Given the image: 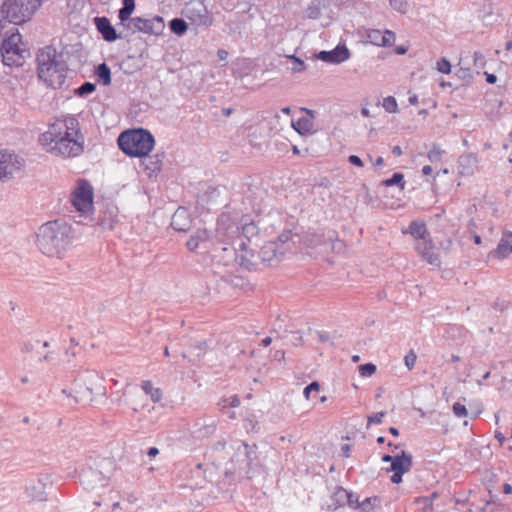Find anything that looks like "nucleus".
Returning a JSON list of instances; mask_svg holds the SVG:
<instances>
[{
	"mask_svg": "<svg viewBox=\"0 0 512 512\" xmlns=\"http://www.w3.org/2000/svg\"><path fill=\"white\" fill-rule=\"evenodd\" d=\"M39 141L47 151L63 157L79 156L84 149V136L74 115L57 118L41 134Z\"/></svg>",
	"mask_w": 512,
	"mask_h": 512,
	"instance_id": "f257e3e1",
	"label": "nucleus"
},
{
	"mask_svg": "<svg viewBox=\"0 0 512 512\" xmlns=\"http://www.w3.org/2000/svg\"><path fill=\"white\" fill-rule=\"evenodd\" d=\"M37 247L48 257L60 258L72 242V227L62 219L41 225L36 234Z\"/></svg>",
	"mask_w": 512,
	"mask_h": 512,
	"instance_id": "f03ea898",
	"label": "nucleus"
},
{
	"mask_svg": "<svg viewBox=\"0 0 512 512\" xmlns=\"http://www.w3.org/2000/svg\"><path fill=\"white\" fill-rule=\"evenodd\" d=\"M52 46H46L37 53V74L47 87L61 89L66 81L67 63L59 59Z\"/></svg>",
	"mask_w": 512,
	"mask_h": 512,
	"instance_id": "7ed1b4c3",
	"label": "nucleus"
},
{
	"mask_svg": "<svg viewBox=\"0 0 512 512\" xmlns=\"http://www.w3.org/2000/svg\"><path fill=\"white\" fill-rule=\"evenodd\" d=\"M119 149L129 157L143 158L155 146L153 134L145 128L125 130L117 138Z\"/></svg>",
	"mask_w": 512,
	"mask_h": 512,
	"instance_id": "20e7f679",
	"label": "nucleus"
},
{
	"mask_svg": "<svg viewBox=\"0 0 512 512\" xmlns=\"http://www.w3.org/2000/svg\"><path fill=\"white\" fill-rule=\"evenodd\" d=\"M101 381L102 379L97 373L87 371L74 380L69 393L66 389H63L62 393L73 398L75 403L88 404L92 402L94 392L104 393L100 385Z\"/></svg>",
	"mask_w": 512,
	"mask_h": 512,
	"instance_id": "39448f33",
	"label": "nucleus"
},
{
	"mask_svg": "<svg viewBox=\"0 0 512 512\" xmlns=\"http://www.w3.org/2000/svg\"><path fill=\"white\" fill-rule=\"evenodd\" d=\"M43 0H7L2 6V12L10 23L21 25L34 15Z\"/></svg>",
	"mask_w": 512,
	"mask_h": 512,
	"instance_id": "423d86ee",
	"label": "nucleus"
},
{
	"mask_svg": "<svg viewBox=\"0 0 512 512\" xmlns=\"http://www.w3.org/2000/svg\"><path fill=\"white\" fill-rule=\"evenodd\" d=\"M105 466H111L108 459L93 460L81 469L79 479L86 490H94L107 484L108 476L103 471Z\"/></svg>",
	"mask_w": 512,
	"mask_h": 512,
	"instance_id": "0eeeda50",
	"label": "nucleus"
},
{
	"mask_svg": "<svg viewBox=\"0 0 512 512\" xmlns=\"http://www.w3.org/2000/svg\"><path fill=\"white\" fill-rule=\"evenodd\" d=\"M20 40L21 35L18 32V29H16V32L12 33L8 38L3 39L0 46V55L4 65L20 67L24 64L26 54H29V52L18 46V42Z\"/></svg>",
	"mask_w": 512,
	"mask_h": 512,
	"instance_id": "6e6552de",
	"label": "nucleus"
},
{
	"mask_svg": "<svg viewBox=\"0 0 512 512\" xmlns=\"http://www.w3.org/2000/svg\"><path fill=\"white\" fill-rule=\"evenodd\" d=\"M94 191L86 179H80L71 193V204L77 212L86 215L93 209Z\"/></svg>",
	"mask_w": 512,
	"mask_h": 512,
	"instance_id": "1a4fd4ad",
	"label": "nucleus"
},
{
	"mask_svg": "<svg viewBox=\"0 0 512 512\" xmlns=\"http://www.w3.org/2000/svg\"><path fill=\"white\" fill-rule=\"evenodd\" d=\"M24 166L23 158L13 151H0V181L13 178L23 171Z\"/></svg>",
	"mask_w": 512,
	"mask_h": 512,
	"instance_id": "9d476101",
	"label": "nucleus"
},
{
	"mask_svg": "<svg viewBox=\"0 0 512 512\" xmlns=\"http://www.w3.org/2000/svg\"><path fill=\"white\" fill-rule=\"evenodd\" d=\"M217 243H230L240 236V226L229 214L222 213L216 224Z\"/></svg>",
	"mask_w": 512,
	"mask_h": 512,
	"instance_id": "9b49d317",
	"label": "nucleus"
},
{
	"mask_svg": "<svg viewBox=\"0 0 512 512\" xmlns=\"http://www.w3.org/2000/svg\"><path fill=\"white\" fill-rule=\"evenodd\" d=\"M413 465V457L410 453L402 450L394 455V460L387 472H393L390 481L393 484H400L403 481V475L410 471Z\"/></svg>",
	"mask_w": 512,
	"mask_h": 512,
	"instance_id": "f8f14e48",
	"label": "nucleus"
},
{
	"mask_svg": "<svg viewBox=\"0 0 512 512\" xmlns=\"http://www.w3.org/2000/svg\"><path fill=\"white\" fill-rule=\"evenodd\" d=\"M183 15L192 24L203 27H210L213 24V17L202 2H194L186 5Z\"/></svg>",
	"mask_w": 512,
	"mask_h": 512,
	"instance_id": "ddd939ff",
	"label": "nucleus"
},
{
	"mask_svg": "<svg viewBox=\"0 0 512 512\" xmlns=\"http://www.w3.org/2000/svg\"><path fill=\"white\" fill-rule=\"evenodd\" d=\"M284 252L280 249L278 242H266L258 253V258L267 266H276L283 258Z\"/></svg>",
	"mask_w": 512,
	"mask_h": 512,
	"instance_id": "4468645a",
	"label": "nucleus"
},
{
	"mask_svg": "<svg viewBox=\"0 0 512 512\" xmlns=\"http://www.w3.org/2000/svg\"><path fill=\"white\" fill-rule=\"evenodd\" d=\"M94 24L102 38L107 42L111 43L118 39H124L128 37V34H124L123 32L117 33L115 27L111 24L110 19L106 16H96L94 18Z\"/></svg>",
	"mask_w": 512,
	"mask_h": 512,
	"instance_id": "2eb2a0df",
	"label": "nucleus"
},
{
	"mask_svg": "<svg viewBox=\"0 0 512 512\" xmlns=\"http://www.w3.org/2000/svg\"><path fill=\"white\" fill-rule=\"evenodd\" d=\"M351 56V53L345 44L339 43L332 50H322L316 54V58L329 63V64H340L346 60H348Z\"/></svg>",
	"mask_w": 512,
	"mask_h": 512,
	"instance_id": "dca6fc26",
	"label": "nucleus"
},
{
	"mask_svg": "<svg viewBox=\"0 0 512 512\" xmlns=\"http://www.w3.org/2000/svg\"><path fill=\"white\" fill-rule=\"evenodd\" d=\"M212 252L213 258L225 266L238 259V250L232 243H215Z\"/></svg>",
	"mask_w": 512,
	"mask_h": 512,
	"instance_id": "f3484780",
	"label": "nucleus"
},
{
	"mask_svg": "<svg viewBox=\"0 0 512 512\" xmlns=\"http://www.w3.org/2000/svg\"><path fill=\"white\" fill-rule=\"evenodd\" d=\"M238 250V259L236 260L241 268L247 271H257L258 256L255 255L254 250L249 249L248 243H246L243 239H240L239 249Z\"/></svg>",
	"mask_w": 512,
	"mask_h": 512,
	"instance_id": "a211bd4d",
	"label": "nucleus"
},
{
	"mask_svg": "<svg viewBox=\"0 0 512 512\" xmlns=\"http://www.w3.org/2000/svg\"><path fill=\"white\" fill-rule=\"evenodd\" d=\"M366 39L367 42L373 45L387 47L395 41V33L388 29L384 32L378 29H370L366 32Z\"/></svg>",
	"mask_w": 512,
	"mask_h": 512,
	"instance_id": "6ab92c4d",
	"label": "nucleus"
},
{
	"mask_svg": "<svg viewBox=\"0 0 512 512\" xmlns=\"http://www.w3.org/2000/svg\"><path fill=\"white\" fill-rule=\"evenodd\" d=\"M137 22L140 23L139 32L149 35H161L165 28V23L161 16H154L150 19L140 17V20H137Z\"/></svg>",
	"mask_w": 512,
	"mask_h": 512,
	"instance_id": "aec40b11",
	"label": "nucleus"
},
{
	"mask_svg": "<svg viewBox=\"0 0 512 512\" xmlns=\"http://www.w3.org/2000/svg\"><path fill=\"white\" fill-rule=\"evenodd\" d=\"M192 219L188 210L184 207H179L173 214L171 219V227L178 232H186L190 229Z\"/></svg>",
	"mask_w": 512,
	"mask_h": 512,
	"instance_id": "412c9836",
	"label": "nucleus"
},
{
	"mask_svg": "<svg viewBox=\"0 0 512 512\" xmlns=\"http://www.w3.org/2000/svg\"><path fill=\"white\" fill-rule=\"evenodd\" d=\"M208 239L209 232L206 229H197L187 240L186 247L189 251L194 252L201 243L207 242Z\"/></svg>",
	"mask_w": 512,
	"mask_h": 512,
	"instance_id": "4be33fe9",
	"label": "nucleus"
},
{
	"mask_svg": "<svg viewBox=\"0 0 512 512\" xmlns=\"http://www.w3.org/2000/svg\"><path fill=\"white\" fill-rule=\"evenodd\" d=\"M236 456H243L244 458L241 461H250V464L253 463V461H257V445H249L246 442H242L237 448Z\"/></svg>",
	"mask_w": 512,
	"mask_h": 512,
	"instance_id": "5701e85b",
	"label": "nucleus"
},
{
	"mask_svg": "<svg viewBox=\"0 0 512 512\" xmlns=\"http://www.w3.org/2000/svg\"><path fill=\"white\" fill-rule=\"evenodd\" d=\"M511 253H512V233L508 232V233L503 234V236L497 246V249L495 250V255L498 258H505Z\"/></svg>",
	"mask_w": 512,
	"mask_h": 512,
	"instance_id": "b1692460",
	"label": "nucleus"
},
{
	"mask_svg": "<svg viewBox=\"0 0 512 512\" xmlns=\"http://www.w3.org/2000/svg\"><path fill=\"white\" fill-rule=\"evenodd\" d=\"M94 74L97 78V81L101 85L108 86L111 84V81H112L111 69L105 62H102V63L98 64L97 66H95Z\"/></svg>",
	"mask_w": 512,
	"mask_h": 512,
	"instance_id": "393cba45",
	"label": "nucleus"
},
{
	"mask_svg": "<svg viewBox=\"0 0 512 512\" xmlns=\"http://www.w3.org/2000/svg\"><path fill=\"white\" fill-rule=\"evenodd\" d=\"M291 126L301 136L314 131V123L310 118L300 117L297 121H292Z\"/></svg>",
	"mask_w": 512,
	"mask_h": 512,
	"instance_id": "a878e982",
	"label": "nucleus"
},
{
	"mask_svg": "<svg viewBox=\"0 0 512 512\" xmlns=\"http://www.w3.org/2000/svg\"><path fill=\"white\" fill-rule=\"evenodd\" d=\"M403 233H409L416 240L424 239L430 236L429 232L427 231L426 224L424 222L416 220L412 221L408 229L406 231H403Z\"/></svg>",
	"mask_w": 512,
	"mask_h": 512,
	"instance_id": "bb28decb",
	"label": "nucleus"
},
{
	"mask_svg": "<svg viewBox=\"0 0 512 512\" xmlns=\"http://www.w3.org/2000/svg\"><path fill=\"white\" fill-rule=\"evenodd\" d=\"M330 0H312L306 9V16L316 20L321 16V10L329 6Z\"/></svg>",
	"mask_w": 512,
	"mask_h": 512,
	"instance_id": "cd10ccee",
	"label": "nucleus"
},
{
	"mask_svg": "<svg viewBox=\"0 0 512 512\" xmlns=\"http://www.w3.org/2000/svg\"><path fill=\"white\" fill-rule=\"evenodd\" d=\"M330 503L327 505L328 509L335 511L337 508L346 505V489L337 486L334 493L331 495Z\"/></svg>",
	"mask_w": 512,
	"mask_h": 512,
	"instance_id": "c85d7f7f",
	"label": "nucleus"
},
{
	"mask_svg": "<svg viewBox=\"0 0 512 512\" xmlns=\"http://www.w3.org/2000/svg\"><path fill=\"white\" fill-rule=\"evenodd\" d=\"M164 152L157 153L154 156H150L145 161V169L148 171L149 175L154 173H158L161 171L162 163L164 159Z\"/></svg>",
	"mask_w": 512,
	"mask_h": 512,
	"instance_id": "c756f323",
	"label": "nucleus"
},
{
	"mask_svg": "<svg viewBox=\"0 0 512 512\" xmlns=\"http://www.w3.org/2000/svg\"><path fill=\"white\" fill-rule=\"evenodd\" d=\"M477 162L473 154L462 155L458 159L460 174L469 175L473 172V167Z\"/></svg>",
	"mask_w": 512,
	"mask_h": 512,
	"instance_id": "7c9ffc66",
	"label": "nucleus"
},
{
	"mask_svg": "<svg viewBox=\"0 0 512 512\" xmlns=\"http://www.w3.org/2000/svg\"><path fill=\"white\" fill-rule=\"evenodd\" d=\"M293 236H297L296 234H293L290 229H285L282 231V233L277 237V240L274 242H278L280 249L284 252V254L291 250L294 242H293Z\"/></svg>",
	"mask_w": 512,
	"mask_h": 512,
	"instance_id": "2f4dec72",
	"label": "nucleus"
},
{
	"mask_svg": "<svg viewBox=\"0 0 512 512\" xmlns=\"http://www.w3.org/2000/svg\"><path fill=\"white\" fill-rule=\"evenodd\" d=\"M215 431H216V424L214 421H211L210 423L197 422L195 424V430L193 433H194L195 437H197V438H206V437H209L210 435L214 434Z\"/></svg>",
	"mask_w": 512,
	"mask_h": 512,
	"instance_id": "473e14b6",
	"label": "nucleus"
},
{
	"mask_svg": "<svg viewBox=\"0 0 512 512\" xmlns=\"http://www.w3.org/2000/svg\"><path fill=\"white\" fill-rule=\"evenodd\" d=\"M136 7L135 0H122V7L118 11L120 24H125L131 17Z\"/></svg>",
	"mask_w": 512,
	"mask_h": 512,
	"instance_id": "72a5a7b5",
	"label": "nucleus"
},
{
	"mask_svg": "<svg viewBox=\"0 0 512 512\" xmlns=\"http://www.w3.org/2000/svg\"><path fill=\"white\" fill-rule=\"evenodd\" d=\"M171 32L177 36H183L188 30V24L183 18L175 17L169 22Z\"/></svg>",
	"mask_w": 512,
	"mask_h": 512,
	"instance_id": "f704fd0d",
	"label": "nucleus"
},
{
	"mask_svg": "<svg viewBox=\"0 0 512 512\" xmlns=\"http://www.w3.org/2000/svg\"><path fill=\"white\" fill-rule=\"evenodd\" d=\"M141 388L145 394L151 397V400L154 403H157L162 399V391L159 388H154L150 380L142 381Z\"/></svg>",
	"mask_w": 512,
	"mask_h": 512,
	"instance_id": "c9c22d12",
	"label": "nucleus"
},
{
	"mask_svg": "<svg viewBox=\"0 0 512 512\" xmlns=\"http://www.w3.org/2000/svg\"><path fill=\"white\" fill-rule=\"evenodd\" d=\"M242 463H244V466H239V475L246 478L247 480L253 479L255 476L256 468L258 466V461H253L251 464L250 461H242Z\"/></svg>",
	"mask_w": 512,
	"mask_h": 512,
	"instance_id": "e433bc0d",
	"label": "nucleus"
},
{
	"mask_svg": "<svg viewBox=\"0 0 512 512\" xmlns=\"http://www.w3.org/2000/svg\"><path fill=\"white\" fill-rule=\"evenodd\" d=\"M382 185L385 187L398 186L403 190L405 188L404 174L401 172H395L390 178L383 180Z\"/></svg>",
	"mask_w": 512,
	"mask_h": 512,
	"instance_id": "4c0bfd02",
	"label": "nucleus"
},
{
	"mask_svg": "<svg viewBox=\"0 0 512 512\" xmlns=\"http://www.w3.org/2000/svg\"><path fill=\"white\" fill-rule=\"evenodd\" d=\"M258 232V226L253 221L245 223L240 227V235L245 237L248 242H250V239L256 236Z\"/></svg>",
	"mask_w": 512,
	"mask_h": 512,
	"instance_id": "58836bf2",
	"label": "nucleus"
},
{
	"mask_svg": "<svg viewBox=\"0 0 512 512\" xmlns=\"http://www.w3.org/2000/svg\"><path fill=\"white\" fill-rule=\"evenodd\" d=\"M439 497V493L434 491L428 496H422L416 499L417 503H423V511L424 512H433V501Z\"/></svg>",
	"mask_w": 512,
	"mask_h": 512,
	"instance_id": "ea45409f",
	"label": "nucleus"
},
{
	"mask_svg": "<svg viewBox=\"0 0 512 512\" xmlns=\"http://www.w3.org/2000/svg\"><path fill=\"white\" fill-rule=\"evenodd\" d=\"M96 90V84L85 81L78 88L74 90V94L78 97H85Z\"/></svg>",
	"mask_w": 512,
	"mask_h": 512,
	"instance_id": "a19ab883",
	"label": "nucleus"
},
{
	"mask_svg": "<svg viewBox=\"0 0 512 512\" xmlns=\"http://www.w3.org/2000/svg\"><path fill=\"white\" fill-rule=\"evenodd\" d=\"M137 20H140V17H129V20H127L125 24H121L127 31L126 34H128V36L140 31V23H138Z\"/></svg>",
	"mask_w": 512,
	"mask_h": 512,
	"instance_id": "79ce46f5",
	"label": "nucleus"
},
{
	"mask_svg": "<svg viewBox=\"0 0 512 512\" xmlns=\"http://www.w3.org/2000/svg\"><path fill=\"white\" fill-rule=\"evenodd\" d=\"M431 249H433L432 240L429 237H426L424 239L418 240L416 244V250L424 256L426 252H429Z\"/></svg>",
	"mask_w": 512,
	"mask_h": 512,
	"instance_id": "37998d69",
	"label": "nucleus"
},
{
	"mask_svg": "<svg viewBox=\"0 0 512 512\" xmlns=\"http://www.w3.org/2000/svg\"><path fill=\"white\" fill-rule=\"evenodd\" d=\"M114 207L112 209L109 210V218H103L101 219L98 224L103 228V229H108V230H113L114 229V225L116 223V220H115V217H116V214L114 213Z\"/></svg>",
	"mask_w": 512,
	"mask_h": 512,
	"instance_id": "c03bdc74",
	"label": "nucleus"
},
{
	"mask_svg": "<svg viewBox=\"0 0 512 512\" xmlns=\"http://www.w3.org/2000/svg\"><path fill=\"white\" fill-rule=\"evenodd\" d=\"M377 502H380L377 496L367 497L362 502L359 501L358 509H361L363 512H370Z\"/></svg>",
	"mask_w": 512,
	"mask_h": 512,
	"instance_id": "a18cd8bd",
	"label": "nucleus"
},
{
	"mask_svg": "<svg viewBox=\"0 0 512 512\" xmlns=\"http://www.w3.org/2000/svg\"><path fill=\"white\" fill-rule=\"evenodd\" d=\"M383 108L388 113H397L398 112V104L393 96H388L383 99L382 103Z\"/></svg>",
	"mask_w": 512,
	"mask_h": 512,
	"instance_id": "49530a36",
	"label": "nucleus"
},
{
	"mask_svg": "<svg viewBox=\"0 0 512 512\" xmlns=\"http://www.w3.org/2000/svg\"><path fill=\"white\" fill-rule=\"evenodd\" d=\"M443 151L440 146L433 144V147L428 151L427 157L431 163L440 162L442 159Z\"/></svg>",
	"mask_w": 512,
	"mask_h": 512,
	"instance_id": "de8ad7c7",
	"label": "nucleus"
},
{
	"mask_svg": "<svg viewBox=\"0 0 512 512\" xmlns=\"http://www.w3.org/2000/svg\"><path fill=\"white\" fill-rule=\"evenodd\" d=\"M389 4L393 10L400 14H406L409 10V4L406 0H389Z\"/></svg>",
	"mask_w": 512,
	"mask_h": 512,
	"instance_id": "09e8293b",
	"label": "nucleus"
},
{
	"mask_svg": "<svg viewBox=\"0 0 512 512\" xmlns=\"http://www.w3.org/2000/svg\"><path fill=\"white\" fill-rule=\"evenodd\" d=\"M224 280L230 285L238 288H243L248 284L247 280L241 276L228 275L224 277Z\"/></svg>",
	"mask_w": 512,
	"mask_h": 512,
	"instance_id": "8fccbe9b",
	"label": "nucleus"
},
{
	"mask_svg": "<svg viewBox=\"0 0 512 512\" xmlns=\"http://www.w3.org/2000/svg\"><path fill=\"white\" fill-rule=\"evenodd\" d=\"M376 365L373 364V363H365V364H361L359 367H358V370H359V374L362 376V377H370L372 376L375 372H376Z\"/></svg>",
	"mask_w": 512,
	"mask_h": 512,
	"instance_id": "3c124183",
	"label": "nucleus"
},
{
	"mask_svg": "<svg viewBox=\"0 0 512 512\" xmlns=\"http://www.w3.org/2000/svg\"><path fill=\"white\" fill-rule=\"evenodd\" d=\"M287 58L294 62V66L292 67L293 72H303L306 69L305 62L296 55H288Z\"/></svg>",
	"mask_w": 512,
	"mask_h": 512,
	"instance_id": "603ef678",
	"label": "nucleus"
},
{
	"mask_svg": "<svg viewBox=\"0 0 512 512\" xmlns=\"http://www.w3.org/2000/svg\"><path fill=\"white\" fill-rule=\"evenodd\" d=\"M455 75L459 79H462L466 84L471 83V81L473 80V75L471 73L470 68L461 67L456 71Z\"/></svg>",
	"mask_w": 512,
	"mask_h": 512,
	"instance_id": "864d4df0",
	"label": "nucleus"
},
{
	"mask_svg": "<svg viewBox=\"0 0 512 512\" xmlns=\"http://www.w3.org/2000/svg\"><path fill=\"white\" fill-rule=\"evenodd\" d=\"M346 504L353 509H358L359 495L346 490Z\"/></svg>",
	"mask_w": 512,
	"mask_h": 512,
	"instance_id": "5fc2aeb1",
	"label": "nucleus"
},
{
	"mask_svg": "<svg viewBox=\"0 0 512 512\" xmlns=\"http://www.w3.org/2000/svg\"><path fill=\"white\" fill-rule=\"evenodd\" d=\"M385 415H386L385 411H380V412H377L375 414L369 415L367 417V428L371 424H381L382 421H383V418L385 417Z\"/></svg>",
	"mask_w": 512,
	"mask_h": 512,
	"instance_id": "6e6d98bb",
	"label": "nucleus"
},
{
	"mask_svg": "<svg viewBox=\"0 0 512 512\" xmlns=\"http://www.w3.org/2000/svg\"><path fill=\"white\" fill-rule=\"evenodd\" d=\"M488 494H489V499L486 501L489 502L496 509L503 511L505 506L501 502V500L498 498V496L493 494L491 490H488Z\"/></svg>",
	"mask_w": 512,
	"mask_h": 512,
	"instance_id": "4d7b16f0",
	"label": "nucleus"
},
{
	"mask_svg": "<svg viewBox=\"0 0 512 512\" xmlns=\"http://www.w3.org/2000/svg\"><path fill=\"white\" fill-rule=\"evenodd\" d=\"M473 65L476 68H478V69H482V68L485 67V65H486V58H485V56L480 51L474 52V55H473Z\"/></svg>",
	"mask_w": 512,
	"mask_h": 512,
	"instance_id": "13d9d810",
	"label": "nucleus"
},
{
	"mask_svg": "<svg viewBox=\"0 0 512 512\" xmlns=\"http://www.w3.org/2000/svg\"><path fill=\"white\" fill-rule=\"evenodd\" d=\"M429 264L434 266H440V259L439 256L433 252V249H431L429 252H426L424 256H422Z\"/></svg>",
	"mask_w": 512,
	"mask_h": 512,
	"instance_id": "bf43d9fd",
	"label": "nucleus"
},
{
	"mask_svg": "<svg viewBox=\"0 0 512 512\" xmlns=\"http://www.w3.org/2000/svg\"><path fill=\"white\" fill-rule=\"evenodd\" d=\"M452 410H453V413L455 414V416H457V417L468 416L467 408L465 407V405H463L459 402H456L453 404Z\"/></svg>",
	"mask_w": 512,
	"mask_h": 512,
	"instance_id": "052dcab7",
	"label": "nucleus"
},
{
	"mask_svg": "<svg viewBox=\"0 0 512 512\" xmlns=\"http://www.w3.org/2000/svg\"><path fill=\"white\" fill-rule=\"evenodd\" d=\"M437 69L441 73L449 74L451 72V63L446 58H441L437 62Z\"/></svg>",
	"mask_w": 512,
	"mask_h": 512,
	"instance_id": "680f3d73",
	"label": "nucleus"
},
{
	"mask_svg": "<svg viewBox=\"0 0 512 512\" xmlns=\"http://www.w3.org/2000/svg\"><path fill=\"white\" fill-rule=\"evenodd\" d=\"M417 356L413 350H410L404 357V362L408 370H411L416 363Z\"/></svg>",
	"mask_w": 512,
	"mask_h": 512,
	"instance_id": "e2e57ef3",
	"label": "nucleus"
},
{
	"mask_svg": "<svg viewBox=\"0 0 512 512\" xmlns=\"http://www.w3.org/2000/svg\"><path fill=\"white\" fill-rule=\"evenodd\" d=\"M191 347L198 351L196 354L198 358H200V356L204 354L209 348L208 342L206 340L192 344Z\"/></svg>",
	"mask_w": 512,
	"mask_h": 512,
	"instance_id": "0e129e2a",
	"label": "nucleus"
},
{
	"mask_svg": "<svg viewBox=\"0 0 512 512\" xmlns=\"http://www.w3.org/2000/svg\"><path fill=\"white\" fill-rule=\"evenodd\" d=\"M320 390V384L319 382L317 381H312L311 383H309L303 390V394L305 396L306 399H309L310 398V393L312 391H319Z\"/></svg>",
	"mask_w": 512,
	"mask_h": 512,
	"instance_id": "69168bd1",
	"label": "nucleus"
},
{
	"mask_svg": "<svg viewBox=\"0 0 512 512\" xmlns=\"http://www.w3.org/2000/svg\"><path fill=\"white\" fill-rule=\"evenodd\" d=\"M348 162L351 164V165H354V166H357V167H363L364 166V163L362 161V159L357 156V155H350L348 157Z\"/></svg>",
	"mask_w": 512,
	"mask_h": 512,
	"instance_id": "338daca9",
	"label": "nucleus"
},
{
	"mask_svg": "<svg viewBox=\"0 0 512 512\" xmlns=\"http://www.w3.org/2000/svg\"><path fill=\"white\" fill-rule=\"evenodd\" d=\"M499 510L493 507L489 502H485L484 506L480 508V512H498Z\"/></svg>",
	"mask_w": 512,
	"mask_h": 512,
	"instance_id": "774afa93",
	"label": "nucleus"
}]
</instances>
